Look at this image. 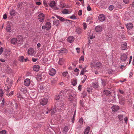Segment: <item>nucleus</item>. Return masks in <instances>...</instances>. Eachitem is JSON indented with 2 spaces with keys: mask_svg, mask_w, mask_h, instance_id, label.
<instances>
[{
  "mask_svg": "<svg viewBox=\"0 0 134 134\" xmlns=\"http://www.w3.org/2000/svg\"><path fill=\"white\" fill-rule=\"evenodd\" d=\"M60 98V96L59 95H56L55 97V99L56 100H59Z\"/></svg>",
  "mask_w": 134,
  "mask_h": 134,
  "instance_id": "51",
  "label": "nucleus"
},
{
  "mask_svg": "<svg viewBox=\"0 0 134 134\" xmlns=\"http://www.w3.org/2000/svg\"><path fill=\"white\" fill-rule=\"evenodd\" d=\"M84 79H83V80L82 81V83H83L86 80V78H87V76H86V75H85L84 76Z\"/></svg>",
  "mask_w": 134,
  "mask_h": 134,
  "instance_id": "61",
  "label": "nucleus"
},
{
  "mask_svg": "<svg viewBox=\"0 0 134 134\" xmlns=\"http://www.w3.org/2000/svg\"><path fill=\"white\" fill-rule=\"evenodd\" d=\"M59 54L61 53L64 54L67 53L68 52V51L67 49L65 48H62L59 50Z\"/></svg>",
  "mask_w": 134,
  "mask_h": 134,
  "instance_id": "20",
  "label": "nucleus"
},
{
  "mask_svg": "<svg viewBox=\"0 0 134 134\" xmlns=\"http://www.w3.org/2000/svg\"><path fill=\"white\" fill-rule=\"evenodd\" d=\"M82 31V30L79 28H77L76 30V32L79 34H80L81 33Z\"/></svg>",
  "mask_w": 134,
  "mask_h": 134,
  "instance_id": "33",
  "label": "nucleus"
},
{
  "mask_svg": "<svg viewBox=\"0 0 134 134\" xmlns=\"http://www.w3.org/2000/svg\"><path fill=\"white\" fill-rule=\"evenodd\" d=\"M38 19L41 22H43L44 20L45 15L43 13H41L38 15Z\"/></svg>",
  "mask_w": 134,
  "mask_h": 134,
  "instance_id": "5",
  "label": "nucleus"
},
{
  "mask_svg": "<svg viewBox=\"0 0 134 134\" xmlns=\"http://www.w3.org/2000/svg\"><path fill=\"white\" fill-rule=\"evenodd\" d=\"M102 85L104 86H105L106 84V82L104 80H102Z\"/></svg>",
  "mask_w": 134,
  "mask_h": 134,
  "instance_id": "39",
  "label": "nucleus"
},
{
  "mask_svg": "<svg viewBox=\"0 0 134 134\" xmlns=\"http://www.w3.org/2000/svg\"><path fill=\"white\" fill-rule=\"evenodd\" d=\"M78 13L79 15L80 16L82 14V10H79Z\"/></svg>",
  "mask_w": 134,
  "mask_h": 134,
  "instance_id": "57",
  "label": "nucleus"
},
{
  "mask_svg": "<svg viewBox=\"0 0 134 134\" xmlns=\"http://www.w3.org/2000/svg\"><path fill=\"white\" fill-rule=\"evenodd\" d=\"M5 71L6 73H7L9 74H11L13 72V71L12 69L9 67H6L5 70Z\"/></svg>",
  "mask_w": 134,
  "mask_h": 134,
  "instance_id": "11",
  "label": "nucleus"
},
{
  "mask_svg": "<svg viewBox=\"0 0 134 134\" xmlns=\"http://www.w3.org/2000/svg\"><path fill=\"white\" fill-rule=\"evenodd\" d=\"M114 8V6L112 5H111L110 6L109 9V10H112Z\"/></svg>",
  "mask_w": 134,
  "mask_h": 134,
  "instance_id": "45",
  "label": "nucleus"
},
{
  "mask_svg": "<svg viewBox=\"0 0 134 134\" xmlns=\"http://www.w3.org/2000/svg\"><path fill=\"white\" fill-rule=\"evenodd\" d=\"M102 27L100 26H98L96 27L95 30L97 32H100L102 30Z\"/></svg>",
  "mask_w": 134,
  "mask_h": 134,
  "instance_id": "21",
  "label": "nucleus"
},
{
  "mask_svg": "<svg viewBox=\"0 0 134 134\" xmlns=\"http://www.w3.org/2000/svg\"><path fill=\"white\" fill-rule=\"evenodd\" d=\"M92 19V18L90 16H88L87 19V22Z\"/></svg>",
  "mask_w": 134,
  "mask_h": 134,
  "instance_id": "59",
  "label": "nucleus"
},
{
  "mask_svg": "<svg viewBox=\"0 0 134 134\" xmlns=\"http://www.w3.org/2000/svg\"><path fill=\"white\" fill-rule=\"evenodd\" d=\"M19 37L20 38H12L10 41L12 44L15 45L17 43L18 44H21L23 42V37L21 35H19Z\"/></svg>",
  "mask_w": 134,
  "mask_h": 134,
  "instance_id": "3",
  "label": "nucleus"
},
{
  "mask_svg": "<svg viewBox=\"0 0 134 134\" xmlns=\"http://www.w3.org/2000/svg\"><path fill=\"white\" fill-rule=\"evenodd\" d=\"M127 55L125 54H123L121 56V60L122 62H125L127 59Z\"/></svg>",
  "mask_w": 134,
  "mask_h": 134,
  "instance_id": "12",
  "label": "nucleus"
},
{
  "mask_svg": "<svg viewBox=\"0 0 134 134\" xmlns=\"http://www.w3.org/2000/svg\"><path fill=\"white\" fill-rule=\"evenodd\" d=\"M133 27V24L131 23H129L126 25V27L128 29H131Z\"/></svg>",
  "mask_w": 134,
  "mask_h": 134,
  "instance_id": "24",
  "label": "nucleus"
},
{
  "mask_svg": "<svg viewBox=\"0 0 134 134\" xmlns=\"http://www.w3.org/2000/svg\"><path fill=\"white\" fill-rule=\"evenodd\" d=\"M92 89L90 88H87V91L88 93H90Z\"/></svg>",
  "mask_w": 134,
  "mask_h": 134,
  "instance_id": "52",
  "label": "nucleus"
},
{
  "mask_svg": "<svg viewBox=\"0 0 134 134\" xmlns=\"http://www.w3.org/2000/svg\"><path fill=\"white\" fill-rule=\"evenodd\" d=\"M103 94L105 96H109L110 95L111 92L107 90H105L103 92Z\"/></svg>",
  "mask_w": 134,
  "mask_h": 134,
  "instance_id": "13",
  "label": "nucleus"
},
{
  "mask_svg": "<svg viewBox=\"0 0 134 134\" xmlns=\"http://www.w3.org/2000/svg\"><path fill=\"white\" fill-rule=\"evenodd\" d=\"M0 134H6V131L5 130H3L0 132Z\"/></svg>",
  "mask_w": 134,
  "mask_h": 134,
  "instance_id": "48",
  "label": "nucleus"
},
{
  "mask_svg": "<svg viewBox=\"0 0 134 134\" xmlns=\"http://www.w3.org/2000/svg\"><path fill=\"white\" fill-rule=\"evenodd\" d=\"M68 129L67 126H65L63 129V131L65 132H66L68 131Z\"/></svg>",
  "mask_w": 134,
  "mask_h": 134,
  "instance_id": "43",
  "label": "nucleus"
},
{
  "mask_svg": "<svg viewBox=\"0 0 134 134\" xmlns=\"http://www.w3.org/2000/svg\"><path fill=\"white\" fill-rule=\"evenodd\" d=\"M121 47L122 50H125L127 47V43L125 42H123L122 43Z\"/></svg>",
  "mask_w": 134,
  "mask_h": 134,
  "instance_id": "19",
  "label": "nucleus"
},
{
  "mask_svg": "<svg viewBox=\"0 0 134 134\" xmlns=\"http://www.w3.org/2000/svg\"><path fill=\"white\" fill-rule=\"evenodd\" d=\"M70 18L71 19H76V17L74 15H72L70 17Z\"/></svg>",
  "mask_w": 134,
  "mask_h": 134,
  "instance_id": "50",
  "label": "nucleus"
},
{
  "mask_svg": "<svg viewBox=\"0 0 134 134\" xmlns=\"http://www.w3.org/2000/svg\"><path fill=\"white\" fill-rule=\"evenodd\" d=\"M24 57L23 56H20L19 57L18 59L21 62H23L24 61Z\"/></svg>",
  "mask_w": 134,
  "mask_h": 134,
  "instance_id": "37",
  "label": "nucleus"
},
{
  "mask_svg": "<svg viewBox=\"0 0 134 134\" xmlns=\"http://www.w3.org/2000/svg\"><path fill=\"white\" fill-rule=\"evenodd\" d=\"M75 113H74L72 118L71 119V121L72 123H74L75 120Z\"/></svg>",
  "mask_w": 134,
  "mask_h": 134,
  "instance_id": "42",
  "label": "nucleus"
},
{
  "mask_svg": "<svg viewBox=\"0 0 134 134\" xmlns=\"http://www.w3.org/2000/svg\"><path fill=\"white\" fill-rule=\"evenodd\" d=\"M4 54L6 56H9L10 54V51L9 49H6L4 50Z\"/></svg>",
  "mask_w": 134,
  "mask_h": 134,
  "instance_id": "18",
  "label": "nucleus"
},
{
  "mask_svg": "<svg viewBox=\"0 0 134 134\" xmlns=\"http://www.w3.org/2000/svg\"><path fill=\"white\" fill-rule=\"evenodd\" d=\"M58 78L56 77L55 78H51V82L52 85H54L57 82Z\"/></svg>",
  "mask_w": 134,
  "mask_h": 134,
  "instance_id": "9",
  "label": "nucleus"
},
{
  "mask_svg": "<svg viewBox=\"0 0 134 134\" xmlns=\"http://www.w3.org/2000/svg\"><path fill=\"white\" fill-rule=\"evenodd\" d=\"M71 82L72 85L75 86L77 83V80L75 79H73L71 80Z\"/></svg>",
  "mask_w": 134,
  "mask_h": 134,
  "instance_id": "26",
  "label": "nucleus"
},
{
  "mask_svg": "<svg viewBox=\"0 0 134 134\" xmlns=\"http://www.w3.org/2000/svg\"><path fill=\"white\" fill-rule=\"evenodd\" d=\"M56 103L55 104L53 108V109L55 111H61L64 108V105L63 103H60L59 102H56Z\"/></svg>",
  "mask_w": 134,
  "mask_h": 134,
  "instance_id": "1",
  "label": "nucleus"
},
{
  "mask_svg": "<svg viewBox=\"0 0 134 134\" xmlns=\"http://www.w3.org/2000/svg\"><path fill=\"white\" fill-rule=\"evenodd\" d=\"M48 99L46 98H44L42 99L40 102V103L41 105H46L48 102Z\"/></svg>",
  "mask_w": 134,
  "mask_h": 134,
  "instance_id": "4",
  "label": "nucleus"
},
{
  "mask_svg": "<svg viewBox=\"0 0 134 134\" xmlns=\"http://www.w3.org/2000/svg\"><path fill=\"white\" fill-rule=\"evenodd\" d=\"M3 94V91L0 88V97H2Z\"/></svg>",
  "mask_w": 134,
  "mask_h": 134,
  "instance_id": "47",
  "label": "nucleus"
},
{
  "mask_svg": "<svg viewBox=\"0 0 134 134\" xmlns=\"http://www.w3.org/2000/svg\"><path fill=\"white\" fill-rule=\"evenodd\" d=\"M82 85H79L78 87V89L80 91H81V90Z\"/></svg>",
  "mask_w": 134,
  "mask_h": 134,
  "instance_id": "58",
  "label": "nucleus"
},
{
  "mask_svg": "<svg viewBox=\"0 0 134 134\" xmlns=\"http://www.w3.org/2000/svg\"><path fill=\"white\" fill-rule=\"evenodd\" d=\"M118 117L119 120L121 121L123 120V116L122 115H118Z\"/></svg>",
  "mask_w": 134,
  "mask_h": 134,
  "instance_id": "38",
  "label": "nucleus"
},
{
  "mask_svg": "<svg viewBox=\"0 0 134 134\" xmlns=\"http://www.w3.org/2000/svg\"><path fill=\"white\" fill-rule=\"evenodd\" d=\"M124 120L125 122L127 124L128 121V118L126 117L124 118Z\"/></svg>",
  "mask_w": 134,
  "mask_h": 134,
  "instance_id": "62",
  "label": "nucleus"
},
{
  "mask_svg": "<svg viewBox=\"0 0 134 134\" xmlns=\"http://www.w3.org/2000/svg\"><path fill=\"white\" fill-rule=\"evenodd\" d=\"M49 74L51 76H53L56 73V71L54 69L51 68L49 72Z\"/></svg>",
  "mask_w": 134,
  "mask_h": 134,
  "instance_id": "7",
  "label": "nucleus"
},
{
  "mask_svg": "<svg viewBox=\"0 0 134 134\" xmlns=\"http://www.w3.org/2000/svg\"><path fill=\"white\" fill-rule=\"evenodd\" d=\"M24 85L26 86H29L30 83V80L29 79H25L24 82Z\"/></svg>",
  "mask_w": 134,
  "mask_h": 134,
  "instance_id": "8",
  "label": "nucleus"
},
{
  "mask_svg": "<svg viewBox=\"0 0 134 134\" xmlns=\"http://www.w3.org/2000/svg\"><path fill=\"white\" fill-rule=\"evenodd\" d=\"M88 6L87 7V10L88 11H90L91 10V8L90 7L89 4H88Z\"/></svg>",
  "mask_w": 134,
  "mask_h": 134,
  "instance_id": "54",
  "label": "nucleus"
},
{
  "mask_svg": "<svg viewBox=\"0 0 134 134\" xmlns=\"http://www.w3.org/2000/svg\"><path fill=\"white\" fill-rule=\"evenodd\" d=\"M57 18L59 19V20L62 22H64V21H69V20L66 19L65 20L63 18L60 16H57Z\"/></svg>",
  "mask_w": 134,
  "mask_h": 134,
  "instance_id": "27",
  "label": "nucleus"
},
{
  "mask_svg": "<svg viewBox=\"0 0 134 134\" xmlns=\"http://www.w3.org/2000/svg\"><path fill=\"white\" fill-rule=\"evenodd\" d=\"M102 65V64L100 62H97L96 64V67L97 68H100Z\"/></svg>",
  "mask_w": 134,
  "mask_h": 134,
  "instance_id": "34",
  "label": "nucleus"
},
{
  "mask_svg": "<svg viewBox=\"0 0 134 134\" xmlns=\"http://www.w3.org/2000/svg\"><path fill=\"white\" fill-rule=\"evenodd\" d=\"M38 60L37 58H32V60L33 62H35Z\"/></svg>",
  "mask_w": 134,
  "mask_h": 134,
  "instance_id": "63",
  "label": "nucleus"
},
{
  "mask_svg": "<svg viewBox=\"0 0 134 134\" xmlns=\"http://www.w3.org/2000/svg\"><path fill=\"white\" fill-rule=\"evenodd\" d=\"M55 4V2L54 1H52L49 4V6L51 7H54Z\"/></svg>",
  "mask_w": 134,
  "mask_h": 134,
  "instance_id": "32",
  "label": "nucleus"
},
{
  "mask_svg": "<svg viewBox=\"0 0 134 134\" xmlns=\"http://www.w3.org/2000/svg\"><path fill=\"white\" fill-rule=\"evenodd\" d=\"M11 29V26L10 25H8L7 26L5 30L6 31L9 32H10V30Z\"/></svg>",
  "mask_w": 134,
  "mask_h": 134,
  "instance_id": "25",
  "label": "nucleus"
},
{
  "mask_svg": "<svg viewBox=\"0 0 134 134\" xmlns=\"http://www.w3.org/2000/svg\"><path fill=\"white\" fill-rule=\"evenodd\" d=\"M83 29L85 30L87 28V25L85 23H83Z\"/></svg>",
  "mask_w": 134,
  "mask_h": 134,
  "instance_id": "44",
  "label": "nucleus"
},
{
  "mask_svg": "<svg viewBox=\"0 0 134 134\" xmlns=\"http://www.w3.org/2000/svg\"><path fill=\"white\" fill-rule=\"evenodd\" d=\"M34 52V49L32 48H29L28 50V53L30 55H32Z\"/></svg>",
  "mask_w": 134,
  "mask_h": 134,
  "instance_id": "23",
  "label": "nucleus"
},
{
  "mask_svg": "<svg viewBox=\"0 0 134 134\" xmlns=\"http://www.w3.org/2000/svg\"><path fill=\"white\" fill-rule=\"evenodd\" d=\"M92 84V87L95 89H97L99 87L98 83L97 81L93 82Z\"/></svg>",
  "mask_w": 134,
  "mask_h": 134,
  "instance_id": "6",
  "label": "nucleus"
},
{
  "mask_svg": "<svg viewBox=\"0 0 134 134\" xmlns=\"http://www.w3.org/2000/svg\"><path fill=\"white\" fill-rule=\"evenodd\" d=\"M36 78L37 80L38 81L42 79V76L40 74H37L36 75Z\"/></svg>",
  "mask_w": 134,
  "mask_h": 134,
  "instance_id": "28",
  "label": "nucleus"
},
{
  "mask_svg": "<svg viewBox=\"0 0 134 134\" xmlns=\"http://www.w3.org/2000/svg\"><path fill=\"white\" fill-rule=\"evenodd\" d=\"M68 73L67 71H65L63 72L62 73V75L64 77L66 76L67 74H68Z\"/></svg>",
  "mask_w": 134,
  "mask_h": 134,
  "instance_id": "40",
  "label": "nucleus"
},
{
  "mask_svg": "<svg viewBox=\"0 0 134 134\" xmlns=\"http://www.w3.org/2000/svg\"><path fill=\"white\" fill-rule=\"evenodd\" d=\"M76 49L77 51V52L79 53L80 52V48H77Z\"/></svg>",
  "mask_w": 134,
  "mask_h": 134,
  "instance_id": "64",
  "label": "nucleus"
},
{
  "mask_svg": "<svg viewBox=\"0 0 134 134\" xmlns=\"http://www.w3.org/2000/svg\"><path fill=\"white\" fill-rule=\"evenodd\" d=\"M53 24L54 25H55L56 26H58V25L59 24V20H54L53 21Z\"/></svg>",
  "mask_w": 134,
  "mask_h": 134,
  "instance_id": "36",
  "label": "nucleus"
},
{
  "mask_svg": "<svg viewBox=\"0 0 134 134\" xmlns=\"http://www.w3.org/2000/svg\"><path fill=\"white\" fill-rule=\"evenodd\" d=\"M62 13L64 14H66L70 13L68 9H64L62 11Z\"/></svg>",
  "mask_w": 134,
  "mask_h": 134,
  "instance_id": "35",
  "label": "nucleus"
},
{
  "mask_svg": "<svg viewBox=\"0 0 134 134\" xmlns=\"http://www.w3.org/2000/svg\"><path fill=\"white\" fill-rule=\"evenodd\" d=\"M112 110L114 111H117L119 109V107L118 105H113L111 107Z\"/></svg>",
  "mask_w": 134,
  "mask_h": 134,
  "instance_id": "10",
  "label": "nucleus"
},
{
  "mask_svg": "<svg viewBox=\"0 0 134 134\" xmlns=\"http://www.w3.org/2000/svg\"><path fill=\"white\" fill-rule=\"evenodd\" d=\"M65 62V59L64 58H59V60L58 62L59 64L63 65Z\"/></svg>",
  "mask_w": 134,
  "mask_h": 134,
  "instance_id": "16",
  "label": "nucleus"
},
{
  "mask_svg": "<svg viewBox=\"0 0 134 134\" xmlns=\"http://www.w3.org/2000/svg\"><path fill=\"white\" fill-rule=\"evenodd\" d=\"M84 59L83 56H81L79 58V61L82 60L83 61H84Z\"/></svg>",
  "mask_w": 134,
  "mask_h": 134,
  "instance_id": "53",
  "label": "nucleus"
},
{
  "mask_svg": "<svg viewBox=\"0 0 134 134\" xmlns=\"http://www.w3.org/2000/svg\"><path fill=\"white\" fill-rule=\"evenodd\" d=\"M90 130V127L89 126L87 127L85 129V132L84 134H88Z\"/></svg>",
  "mask_w": 134,
  "mask_h": 134,
  "instance_id": "29",
  "label": "nucleus"
},
{
  "mask_svg": "<svg viewBox=\"0 0 134 134\" xmlns=\"http://www.w3.org/2000/svg\"><path fill=\"white\" fill-rule=\"evenodd\" d=\"M123 1L125 4H127L129 2V0H123Z\"/></svg>",
  "mask_w": 134,
  "mask_h": 134,
  "instance_id": "60",
  "label": "nucleus"
},
{
  "mask_svg": "<svg viewBox=\"0 0 134 134\" xmlns=\"http://www.w3.org/2000/svg\"><path fill=\"white\" fill-rule=\"evenodd\" d=\"M59 94H60V96H63L64 95V91L63 90H62L59 93Z\"/></svg>",
  "mask_w": 134,
  "mask_h": 134,
  "instance_id": "56",
  "label": "nucleus"
},
{
  "mask_svg": "<svg viewBox=\"0 0 134 134\" xmlns=\"http://www.w3.org/2000/svg\"><path fill=\"white\" fill-rule=\"evenodd\" d=\"M84 72H86V71H84L83 70V69H82V70H81V71L80 75H83L84 74Z\"/></svg>",
  "mask_w": 134,
  "mask_h": 134,
  "instance_id": "49",
  "label": "nucleus"
},
{
  "mask_svg": "<svg viewBox=\"0 0 134 134\" xmlns=\"http://www.w3.org/2000/svg\"><path fill=\"white\" fill-rule=\"evenodd\" d=\"M82 96L83 97H85L87 95V93L86 91H83L82 93Z\"/></svg>",
  "mask_w": 134,
  "mask_h": 134,
  "instance_id": "41",
  "label": "nucleus"
},
{
  "mask_svg": "<svg viewBox=\"0 0 134 134\" xmlns=\"http://www.w3.org/2000/svg\"><path fill=\"white\" fill-rule=\"evenodd\" d=\"M15 11L14 10H12L10 11V15L12 16H14L15 15Z\"/></svg>",
  "mask_w": 134,
  "mask_h": 134,
  "instance_id": "31",
  "label": "nucleus"
},
{
  "mask_svg": "<svg viewBox=\"0 0 134 134\" xmlns=\"http://www.w3.org/2000/svg\"><path fill=\"white\" fill-rule=\"evenodd\" d=\"M67 93L68 95V98L71 102H76V99L74 94L73 91L70 90L68 91Z\"/></svg>",
  "mask_w": 134,
  "mask_h": 134,
  "instance_id": "2",
  "label": "nucleus"
},
{
  "mask_svg": "<svg viewBox=\"0 0 134 134\" xmlns=\"http://www.w3.org/2000/svg\"><path fill=\"white\" fill-rule=\"evenodd\" d=\"M98 18L100 21H103L105 20V17L103 14H101L99 15Z\"/></svg>",
  "mask_w": 134,
  "mask_h": 134,
  "instance_id": "17",
  "label": "nucleus"
},
{
  "mask_svg": "<svg viewBox=\"0 0 134 134\" xmlns=\"http://www.w3.org/2000/svg\"><path fill=\"white\" fill-rule=\"evenodd\" d=\"M40 67L38 65H34L33 67V69L36 71H39Z\"/></svg>",
  "mask_w": 134,
  "mask_h": 134,
  "instance_id": "22",
  "label": "nucleus"
},
{
  "mask_svg": "<svg viewBox=\"0 0 134 134\" xmlns=\"http://www.w3.org/2000/svg\"><path fill=\"white\" fill-rule=\"evenodd\" d=\"M91 67L92 68H93L96 67V64L93 63H91Z\"/></svg>",
  "mask_w": 134,
  "mask_h": 134,
  "instance_id": "46",
  "label": "nucleus"
},
{
  "mask_svg": "<svg viewBox=\"0 0 134 134\" xmlns=\"http://www.w3.org/2000/svg\"><path fill=\"white\" fill-rule=\"evenodd\" d=\"M3 51V48L2 47L0 48V55H1Z\"/></svg>",
  "mask_w": 134,
  "mask_h": 134,
  "instance_id": "55",
  "label": "nucleus"
},
{
  "mask_svg": "<svg viewBox=\"0 0 134 134\" xmlns=\"http://www.w3.org/2000/svg\"><path fill=\"white\" fill-rule=\"evenodd\" d=\"M51 26V23L49 22H47L46 24L45 28L47 30H49Z\"/></svg>",
  "mask_w": 134,
  "mask_h": 134,
  "instance_id": "15",
  "label": "nucleus"
},
{
  "mask_svg": "<svg viewBox=\"0 0 134 134\" xmlns=\"http://www.w3.org/2000/svg\"><path fill=\"white\" fill-rule=\"evenodd\" d=\"M38 88L40 89L41 90L43 91L44 89V87L43 85L42 84L39 85L38 86Z\"/></svg>",
  "mask_w": 134,
  "mask_h": 134,
  "instance_id": "30",
  "label": "nucleus"
},
{
  "mask_svg": "<svg viewBox=\"0 0 134 134\" xmlns=\"http://www.w3.org/2000/svg\"><path fill=\"white\" fill-rule=\"evenodd\" d=\"M75 40V38L73 36H69L67 38V41L69 43H71L73 42Z\"/></svg>",
  "mask_w": 134,
  "mask_h": 134,
  "instance_id": "14",
  "label": "nucleus"
}]
</instances>
